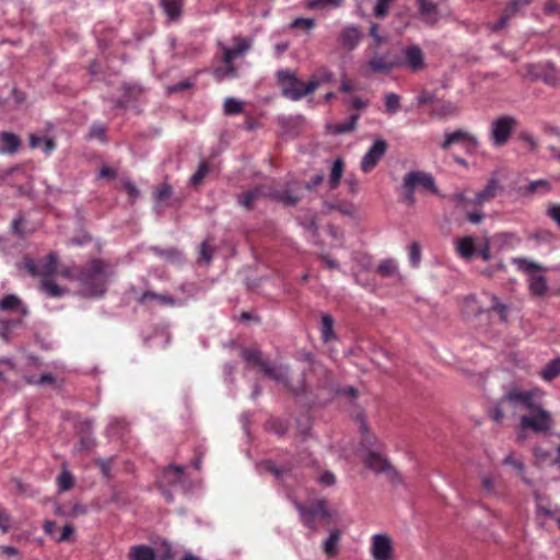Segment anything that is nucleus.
<instances>
[{"label":"nucleus","mask_w":560,"mask_h":560,"mask_svg":"<svg viewBox=\"0 0 560 560\" xmlns=\"http://www.w3.org/2000/svg\"><path fill=\"white\" fill-rule=\"evenodd\" d=\"M110 275L109 265L105 260L92 259L81 267L77 279L85 295L102 296Z\"/></svg>","instance_id":"f257e3e1"},{"label":"nucleus","mask_w":560,"mask_h":560,"mask_svg":"<svg viewBox=\"0 0 560 560\" xmlns=\"http://www.w3.org/2000/svg\"><path fill=\"white\" fill-rule=\"evenodd\" d=\"M241 355L245 362L252 365L259 366L260 370L270 378L279 382L287 383L289 376L288 366H273L270 362L262 359L260 350L256 348H244Z\"/></svg>","instance_id":"f03ea898"},{"label":"nucleus","mask_w":560,"mask_h":560,"mask_svg":"<svg viewBox=\"0 0 560 560\" xmlns=\"http://www.w3.org/2000/svg\"><path fill=\"white\" fill-rule=\"evenodd\" d=\"M365 468L375 474L384 475L392 483H401L402 478L389 459L381 453L370 450L362 459Z\"/></svg>","instance_id":"7ed1b4c3"},{"label":"nucleus","mask_w":560,"mask_h":560,"mask_svg":"<svg viewBox=\"0 0 560 560\" xmlns=\"http://www.w3.org/2000/svg\"><path fill=\"white\" fill-rule=\"evenodd\" d=\"M405 200L408 205L415 203V191L417 189H424L427 191L436 192V187L433 177L421 171L409 172L405 175L404 184Z\"/></svg>","instance_id":"20e7f679"},{"label":"nucleus","mask_w":560,"mask_h":560,"mask_svg":"<svg viewBox=\"0 0 560 560\" xmlns=\"http://www.w3.org/2000/svg\"><path fill=\"white\" fill-rule=\"evenodd\" d=\"M277 80L282 95L290 101L296 102L311 94V92H306V83L298 79L290 70H279Z\"/></svg>","instance_id":"39448f33"},{"label":"nucleus","mask_w":560,"mask_h":560,"mask_svg":"<svg viewBox=\"0 0 560 560\" xmlns=\"http://www.w3.org/2000/svg\"><path fill=\"white\" fill-rule=\"evenodd\" d=\"M542 397L544 392L539 388H533L530 390H518L513 388L503 395L502 400L511 404H520L530 412L544 407Z\"/></svg>","instance_id":"423d86ee"},{"label":"nucleus","mask_w":560,"mask_h":560,"mask_svg":"<svg viewBox=\"0 0 560 560\" xmlns=\"http://www.w3.org/2000/svg\"><path fill=\"white\" fill-rule=\"evenodd\" d=\"M302 185L299 180L292 179L285 183L282 188L268 187V198L285 207H294L302 199Z\"/></svg>","instance_id":"0eeeda50"},{"label":"nucleus","mask_w":560,"mask_h":560,"mask_svg":"<svg viewBox=\"0 0 560 560\" xmlns=\"http://www.w3.org/2000/svg\"><path fill=\"white\" fill-rule=\"evenodd\" d=\"M553 425L551 413L542 408L530 411L529 415H524L520 419V428L523 430H532L535 433H546Z\"/></svg>","instance_id":"6e6552de"},{"label":"nucleus","mask_w":560,"mask_h":560,"mask_svg":"<svg viewBox=\"0 0 560 560\" xmlns=\"http://www.w3.org/2000/svg\"><path fill=\"white\" fill-rule=\"evenodd\" d=\"M457 253L466 259L480 256L482 260L487 261L491 257L488 241L478 242L476 236H465L457 240Z\"/></svg>","instance_id":"1a4fd4ad"},{"label":"nucleus","mask_w":560,"mask_h":560,"mask_svg":"<svg viewBox=\"0 0 560 560\" xmlns=\"http://www.w3.org/2000/svg\"><path fill=\"white\" fill-rule=\"evenodd\" d=\"M525 77L533 81H542L549 86H557L560 82V75L555 66L550 62L528 63L525 66Z\"/></svg>","instance_id":"9d476101"},{"label":"nucleus","mask_w":560,"mask_h":560,"mask_svg":"<svg viewBox=\"0 0 560 560\" xmlns=\"http://www.w3.org/2000/svg\"><path fill=\"white\" fill-rule=\"evenodd\" d=\"M58 258L54 253L48 254L45 258L35 261L26 257L24 259V267L33 277H40L42 279H50L57 272Z\"/></svg>","instance_id":"9b49d317"},{"label":"nucleus","mask_w":560,"mask_h":560,"mask_svg":"<svg viewBox=\"0 0 560 560\" xmlns=\"http://www.w3.org/2000/svg\"><path fill=\"white\" fill-rule=\"evenodd\" d=\"M516 118L510 115H503L493 120L491 126V141L494 147L504 145L514 129L516 128Z\"/></svg>","instance_id":"f8f14e48"},{"label":"nucleus","mask_w":560,"mask_h":560,"mask_svg":"<svg viewBox=\"0 0 560 560\" xmlns=\"http://www.w3.org/2000/svg\"><path fill=\"white\" fill-rule=\"evenodd\" d=\"M399 68H407L411 72H419L425 68V56L418 45L407 46L397 56Z\"/></svg>","instance_id":"ddd939ff"},{"label":"nucleus","mask_w":560,"mask_h":560,"mask_svg":"<svg viewBox=\"0 0 560 560\" xmlns=\"http://www.w3.org/2000/svg\"><path fill=\"white\" fill-rule=\"evenodd\" d=\"M395 68H399L397 55L390 52L375 54L363 67V74L369 75V71L372 73H388Z\"/></svg>","instance_id":"4468645a"},{"label":"nucleus","mask_w":560,"mask_h":560,"mask_svg":"<svg viewBox=\"0 0 560 560\" xmlns=\"http://www.w3.org/2000/svg\"><path fill=\"white\" fill-rule=\"evenodd\" d=\"M371 555L373 560H393L394 547L388 535L375 534L371 539Z\"/></svg>","instance_id":"2eb2a0df"},{"label":"nucleus","mask_w":560,"mask_h":560,"mask_svg":"<svg viewBox=\"0 0 560 560\" xmlns=\"http://www.w3.org/2000/svg\"><path fill=\"white\" fill-rule=\"evenodd\" d=\"M387 148L388 145L385 140L377 139L361 160L362 172L370 173L372 170H374V167L384 156Z\"/></svg>","instance_id":"dca6fc26"},{"label":"nucleus","mask_w":560,"mask_h":560,"mask_svg":"<svg viewBox=\"0 0 560 560\" xmlns=\"http://www.w3.org/2000/svg\"><path fill=\"white\" fill-rule=\"evenodd\" d=\"M529 3L530 0H510L500 19L495 23L491 24V31L498 32L506 27L509 21L516 16L522 9L527 7Z\"/></svg>","instance_id":"f3484780"},{"label":"nucleus","mask_w":560,"mask_h":560,"mask_svg":"<svg viewBox=\"0 0 560 560\" xmlns=\"http://www.w3.org/2000/svg\"><path fill=\"white\" fill-rule=\"evenodd\" d=\"M300 512L303 518V522L308 527H314L313 522L316 517L327 518L329 517V512L327 510L326 501L318 500L310 506H300Z\"/></svg>","instance_id":"a211bd4d"},{"label":"nucleus","mask_w":560,"mask_h":560,"mask_svg":"<svg viewBox=\"0 0 560 560\" xmlns=\"http://www.w3.org/2000/svg\"><path fill=\"white\" fill-rule=\"evenodd\" d=\"M501 190H502V186H501L499 179L495 176H492L488 180V183L483 187V189H481L480 191H478L475 195L471 202L474 203V207H481L486 202L493 199L497 196V194Z\"/></svg>","instance_id":"6ab92c4d"},{"label":"nucleus","mask_w":560,"mask_h":560,"mask_svg":"<svg viewBox=\"0 0 560 560\" xmlns=\"http://www.w3.org/2000/svg\"><path fill=\"white\" fill-rule=\"evenodd\" d=\"M268 186H256L237 197L238 205L247 210H252L256 200L260 197H268Z\"/></svg>","instance_id":"aec40b11"},{"label":"nucleus","mask_w":560,"mask_h":560,"mask_svg":"<svg viewBox=\"0 0 560 560\" xmlns=\"http://www.w3.org/2000/svg\"><path fill=\"white\" fill-rule=\"evenodd\" d=\"M223 57L222 61L224 63V67L215 69V75L220 80L226 78V77H235L236 75V69L233 66V60L237 57L234 50L232 48L223 47Z\"/></svg>","instance_id":"412c9836"},{"label":"nucleus","mask_w":560,"mask_h":560,"mask_svg":"<svg viewBox=\"0 0 560 560\" xmlns=\"http://www.w3.org/2000/svg\"><path fill=\"white\" fill-rule=\"evenodd\" d=\"M362 34L358 26H348L339 35V43L340 45L348 50L354 49L360 40H361Z\"/></svg>","instance_id":"4be33fe9"},{"label":"nucleus","mask_w":560,"mask_h":560,"mask_svg":"<svg viewBox=\"0 0 560 560\" xmlns=\"http://www.w3.org/2000/svg\"><path fill=\"white\" fill-rule=\"evenodd\" d=\"M334 74L332 72L323 67L316 70L310 78L306 83V92L314 93L322 84L329 83L332 81Z\"/></svg>","instance_id":"5701e85b"},{"label":"nucleus","mask_w":560,"mask_h":560,"mask_svg":"<svg viewBox=\"0 0 560 560\" xmlns=\"http://www.w3.org/2000/svg\"><path fill=\"white\" fill-rule=\"evenodd\" d=\"M511 262L516 266L517 270L525 273L526 276L532 277L536 275L537 271L545 270V267L527 257H513Z\"/></svg>","instance_id":"b1692460"},{"label":"nucleus","mask_w":560,"mask_h":560,"mask_svg":"<svg viewBox=\"0 0 560 560\" xmlns=\"http://www.w3.org/2000/svg\"><path fill=\"white\" fill-rule=\"evenodd\" d=\"M463 203V212L468 222L472 224H480L485 218V213L482 210L478 209H469V206L474 203L471 201H467L463 194L457 192V203Z\"/></svg>","instance_id":"393cba45"},{"label":"nucleus","mask_w":560,"mask_h":560,"mask_svg":"<svg viewBox=\"0 0 560 560\" xmlns=\"http://www.w3.org/2000/svg\"><path fill=\"white\" fill-rule=\"evenodd\" d=\"M127 558L128 560H155L156 552L150 546L135 545L130 547Z\"/></svg>","instance_id":"a878e982"},{"label":"nucleus","mask_w":560,"mask_h":560,"mask_svg":"<svg viewBox=\"0 0 560 560\" xmlns=\"http://www.w3.org/2000/svg\"><path fill=\"white\" fill-rule=\"evenodd\" d=\"M551 190V185L546 179H537L529 182L527 186L521 188V195L523 197L539 194L541 196L548 194Z\"/></svg>","instance_id":"bb28decb"},{"label":"nucleus","mask_w":560,"mask_h":560,"mask_svg":"<svg viewBox=\"0 0 560 560\" xmlns=\"http://www.w3.org/2000/svg\"><path fill=\"white\" fill-rule=\"evenodd\" d=\"M21 145L20 138L11 132L0 133V153H14Z\"/></svg>","instance_id":"cd10ccee"},{"label":"nucleus","mask_w":560,"mask_h":560,"mask_svg":"<svg viewBox=\"0 0 560 560\" xmlns=\"http://www.w3.org/2000/svg\"><path fill=\"white\" fill-rule=\"evenodd\" d=\"M528 290L535 296H544L548 291L547 279L541 273H536L528 278Z\"/></svg>","instance_id":"c85d7f7f"},{"label":"nucleus","mask_w":560,"mask_h":560,"mask_svg":"<svg viewBox=\"0 0 560 560\" xmlns=\"http://www.w3.org/2000/svg\"><path fill=\"white\" fill-rule=\"evenodd\" d=\"M357 419L360 424L361 444L363 445V447L370 451V448L376 445L377 439L372 432H370L365 419L362 415H359Z\"/></svg>","instance_id":"c756f323"},{"label":"nucleus","mask_w":560,"mask_h":560,"mask_svg":"<svg viewBox=\"0 0 560 560\" xmlns=\"http://www.w3.org/2000/svg\"><path fill=\"white\" fill-rule=\"evenodd\" d=\"M149 301H155L161 305L173 306L175 304V300L168 294H159L152 291H145L139 298V303L145 304Z\"/></svg>","instance_id":"7c9ffc66"},{"label":"nucleus","mask_w":560,"mask_h":560,"mask_svg":"<svg viewBox=\"0 0 560 560\" xmlns=\"http://www.w3.org/2000/svg\"><path fill=\"white\" fill-rule=\"evenodd\" d=\"M540 377L550 382L560 375V357L550 360L539 373Z\"/></svg>","instance_id":"2f4dec72"},{"label":"nucleus","mask_w":560,"mask_h":560,"mask_svg":"<svg viewBox=\"0 0 560 560\" xmlns=\"http://www.w3.org/2000/svg\"><path fill=\"white\" fill-rule=\"evenodd\" d=\"M502 464L505 465V466L513 467L516 470L517 475L522 478L523 482L528 485V486H532V480L528 479L525 476V465H524V463L522 460H520V459H516L513 454L506 455L503 458Z\"/></svg>","instance_id":"473e14b6"},{"label":"nucleus","mask_w":560,"mask_h":560,"mask_svg":"<svg viewBox=\"0 0 560 560\" xmlns=\"http://www.w3.org/2000/svg\"><path fill=\"white\" fill-rule=\"evenodd\" d=\"M345 171V162L342 159L338 158L334 161L331 166V172L329 176V187L330 189H335L339 186L341 177Z\"/></svg>","instance_id":"72a5a7b5"},{"label":"nucleus","mask_w":560,"mask_h":560,"mask_svg":"<svg viewBox=\"0 0 560 560\" xmlns=\"http://www.w3.org/2000/svg\"><path fill=\"white\" fill-rule=\"evenodd\" d=\"M164 12L171 20H176L182 14L184 0H161Z\"/></svg>","instance_id":"f704fd0d"},{"label":"nucleus","mask_w":560,"mask_h":560,"mask_svg":"<svg viewBox=\"0 0 560 560\" xmlns=\"http://www.w3.org/2000/svg\"><path fill=\"white\" fill-rule=\"evenodd\" d=\"M30 145L32 148H43L46 154L51 153L56 148L55 141L51 138L36 135L30 137Z\"/></svg>","instance_id":"c9c22d12"},{"label":"nucleus","mask_w":560,"mask_h":560,"mask_svg":"<svg viewBox=\"0 0 560 560\" xmlns=\"http://www.w3.org/2000/svg\"><path fill=\"white\" fill-rule=\"evenodd\" d=\"M376 273L384 278L398 275L397 262L393 258L382 260L376 267Z\"/></svg>","instance_id":"e433bc0d"},{"label":"nucleus","mask_w":560,"mask_h":560,"mask_svg":"<svg viewBox=\"0 0 560 560\" xmlns=\"http://www.w3.org/2000/svg\"><path fill=\"white\" fill-rule=\"evenodd\" d=\"M359 118L360 115L358 113L352 114L347 122L329 126V129L335 135H341L353 131L357 127Z\"/></svg>","instance_id":"4c0bfd02"},{"label":"nucleus","mask_w":560,"mask_h":560,"mask_svg":"<svg viewBox=\"0 0 560 560\" xmlns=\"http://www.w3.org/2000/svg\"><path fill=\"white\" fill-rule=\"evenodd\" d=\"M320 332L324 342H329L336 337L334 332V318L329 314L322 316Z\"/></svg>","instance_id":"58836bf2"},{"label":"nucleus","mask_w":560,"mask_h":560,"mask_svg":"<svg viewBox=\"0 0 560 560\" xmlns=\"http://www.w3.org/2000/svg\"><path fill=\"white\" fill-rule=\"evenodd\" d=\"M21 300L15 295H5L0 300V310L4 312L20 311L23 315L26 314V310L21 308Z\"/></svg>","instance_id":"ea45409f"},{"label":"nucleus","mask_w":560,"mask_h":560,"mask_svg":"<svg viewBox=\"0 0 560 560\" xmlns=\"http://www.w3.org/2000/svg\"><path fill=\"white\" fill-rule=\"evenodd\" d=\"M343 0H306L305 8L308 10L336 9L341 7Z\"/></svg>","instance_id":"a19ab883"},{"label":"nucleus","mask_w":560,"mask_h":560,"mask_svg":"<svg viewBox=\"0 0 560 560\" xmlns=\"http://www.w3.org/2000/svg\"><path fill=\"white\" fill-rule=\"evenodd\" d=\"M57 486L59 491L65 492L73 488L74 477L63 465L61 472L57 477Z\"/></svg>","instance_id":"79ce46f5"},{"label":"nucleus","mask_w":560,"mask_h":560,"mask_svg":"<svg viewBox=\"0 0 560 560\" xmlns=\"http://www.w3.org/2000/svg\"><path fill=\"white\" fill-rule=\"evenodd\" d=\"M420 14L427 22L433 23L436 15V5L429 0H418Z\"/></svg>","instance_id":"37998d69"},{"label":"nucleus","mask_w":560,"mask_h":560,"mask_svg":"<svg viewBox=\"0 0 560 560\" xmlns=\"http://www.w3.org/2000/svg\"><path fill=\"white\" fill-rule=\"evenodd\" d=\"M42 290L50 298H60L65 290L50 279L40 280Z\"/></svg>","instance_id":"c03bdc74"},{"label":"nucleus","mask_w":560,"mask_h":560,"mask_svg":"<svg viewBox=\"0 0 560 560\" xmlns=\"http://www.w3.org/2000/svg\"><path fill=\"white\" fill-rule=\"evenodd\" d=\"M457 147H464L467 151L472 152L477 148V139L465 131L457 130Z\"/></svg>","instance_id":"a18cd8bd"},{"label":"nucleus","mask_w":560,"mask_h":560,"mask_svg":"<svg viewBox=\"0 0 560 560\" xmlns=\"http://www.w3.org/2000/svg\"><path fill=\"white\" fill-rule=\"evenodd\" d=\"M384 104L387 113L395 114L400 109V97L394 92L386 93Z\"/></svg>","instance_id":"49530a36"},{"label":"nucleus","mask_w":560,"mask_h":560,"mask_svg":"<svg viewBox=\"0 0 560 560\" xmlns=\"http://www.w3.org/2000/svg\"><path fill=\"white\" fill-rule=\"evenodd\" d=\"M183 475H184V467L183 466H170L164 471V478L170 483H178V482H180L182 478H183Z\"/></svg>","instance_id":"de8ad7c7"},{"label":"nucleus","mask_w":560,"mask_h":560,"mask_svg":"<svg viewBox=\"0 0 560 560\" xmlns=\"http://www.w3.org/2000/svg\"><path fill=\"white\" fill-rule=\"evenodd\" d=\"M210 172V165L207 161H202L196 173L191 176L190 183L192 186H198L201 184L203 178L209 174Z\"/></svg>","instance_id":"09e8293b"},{"label":"nucleus","mask_w":560,"mask_h":560,"mask_svg":"<svg viewBox=\"0 0 560 560\" xmlns=\"http://www.w3.org/2000/svg\"><path fill=\"white\" fill-rule=\"evenodd\" d=\"M340 538V534L338 530H334L330 533L329 537L324 542L325 552L328 556H334L337 550V544Z\"/></svg>","instance_id":"8fccbe9b"},{"label":"nucleus","mask_w":560,"mask_h":560,"mask_svg":"<svg viewBox=\"0 0 560 560\" xmlns=\"http://www.w3.org/2000/svg\"><path fill=\"white\" fill-rule=\"evenodd\" d=\"M529 238L536 241L538 244H550L553 242L555 235L550 231L539 230L534 232Z\"/></svg>","instance_id":"3c124183"},{"label":"nucleus","mask_w":560,"mask_h":560,"mask_svg":"<svg viewBox=\"0 0 560 560\" xmlns=\"http://www.w3.org/2000/svg\"><path fill=\"white\" fill-rule=\"evenodd\" d=\"M243 110V105L241 102L233 97H228L224 101V113L226 115L240 114Z\"/></svg>","instance_id":"603ef678"},{"label":"nucleus","mask_w":560,"mask_h":560,"mask_svg":"<svg viewBox=\"0 0 560 560\" xmlns=\"http://www.w3.org/2000/svg\"><path fill=\"white\" fill-rule=\"evenodd\" d=\"M421 260V246L413 242L409 246V261L412 267H417Z\"/></svg>","instance_id":"864d4df0"},{"label":"nucleus","mask_w":560,"mask_h":560,"mask_svg":"<svg viewBox=\"0 0 560 560\" xmlns=\"http://www.w3.org/2000/svg\"><path fill=\"white\" fill-rule=\"evenodd\" d=\"M291 27L293 28H305L306 31H311L315 27V20L310 18H298L292 21Z\"/></svg>","instance_id":"5fc2aeb1"},{"label":"nucleus","mask_w":560,"mask_h":560,"mask_svg":"<svg viewBox=\"0 0 560 560\" xmlns=\"http://www.w3.org/2000/svg\"><path fill=\"white\" fill-rule=\"evenodd\" d=\"M453 110H454V108L451 103L440 104V105L434 106V108L432 110V115L434 117L443 118L446 116H451L453 114Z\"/></svg>","instance_id":"6e6d98bb"},{"label":"nucleus","mask_w":560,"mask_h":560,"mask_svg":"<svg viewBox=\"0 0 560 560\" xmlns=\"http://www.w3.org/2000/svg\"><path fill=\"white\" fill-rule=\"evenodd\" d=\"M502 399L495 402L488 411L489 417L497 423L501 422L504 417V412L502 409Z\"/></svg>","instance_id":"4d7b16f0"},{"label":"nucleus","mask_w":560,"mask_h":560,"mask_svg":"<svg viewBox=\"0 0 560 560\" xmlns=\"http://www.w3.org/2000/svg\"><path fill=\"white\" fill-rule=\"evenodd\" d=\"M122 189L126 191L130 202L132 203L137 200V198L140 195L139 189L130 180L122 182Z\"/></svg>","instance_id":"13d9d810"},{"label":"nucleus","mask_w":560,"mask_h":560,"mask_svg":"<svg viewBox=\"0 0 560 560\" xmlns=\"http://www.w3.org/2000/svg\"><path fill=\"white\" fill-rule=\"evenodd\" d=\"M26 382L28 384H37V385L54 384L55 383V377L51 374L46 373V374H43L38 378H35L34 376H27L26 377Z\"/></svg>","instance_id":"bf43d9fd"},{"label":"nucleus","mask_w":560,"mask_h":560,"mask_svg":"<svg viewBox=\"0 0 560 560\" xmlns=\"http://www.w3.org/2000/svg\"><path fill=\"white\" fill-rule=\"evenodd\" d=\"M172 195V187L168 184L161 185L156 192H155V199L159 202L165 201L168 199Z\"/></svg>","instance_id":"052dcab7"},{"label":"nucleus","mask_w":560,"mask_h":560,"mask_svg":"<svg viewBox=\"0 0 560 560\" xmlns=\"http://www.w3.org/2000/svg\"><path fill=\"white\" fill-rule=\"evenodd\" d=\"M492 308L497 311L502 320H506L508 306L502 303L497 296H492Z\"/></svg>","instance_id":"680f3d73"},{"label":"nucleus","mask_w":560,"mask_h":560,"mask_svg":"<svg viewBox=\"0 0 560 560\" xmlns=\"http://www.w3.org/2000/svg\"><path fill=\"white\" fill-rule=\"evenodd\" d=\"M268 427L273 433L280 436L287 432V425L281 420L272 419L268 422Z\"/></svg>","instance_id":"e2e57ef3"},{"label":"nucleus","mask_w":560,"mask_h":560,"mask_svg":"<svg viewBox=\"0 0 560 560\" xmlns=\"http://www.w3.org/2000/svg\"><path fill=\"white\" fill-rule=\"evenodd\" d=\"M212 259V248L208 245L207 242H203L200 245L199 260H202L205 264H209Z\"/></svg>","instance_id":"0e129e2a"},{"label":"nucleus","mask_w":560,"mask_h":560,"mask_svg":"<svg viewBox=\"0 0 560 560\" xmlns=\"http://www.w3.org/2000/svg\"><path fill=\"white\" fill-rule=\"evenodd\" d=\"M88 509L81 504V503H74L69 508V511H67V515L71 517H78L80 515L86 514Z\"/></svg>","instance_id":"69168bd1"},{"label":"nucleus","mask_w":560,"mask_h":560,"mask_svg":"<svg viewBox=\"0 0 560 560\" xmlns=\"http://www.w3.org/2000/svg\"><path fill=\"white\" fill-rule=\"evenodd\" d=\"M11 528V516L3 509L0 508V529L8 533Z\"/></svg>","instance_id":"338daca9"},{"label":"nucleus","mask_w":560,"mask_h":560,"mask_svg":"<svg viewBox=\"0 0 560 560\" xmlns=\"http://www.w3.org/2000/svg\"><path fill=\"white\" fill-rule=\"evenodd\" d=\"M547 215L560 228V205L555 203L548 207Z\"/></svg>","instance_id":"774afa93"}]
</instances>
